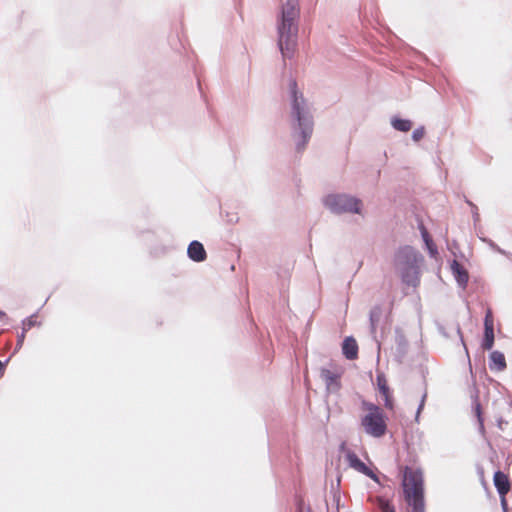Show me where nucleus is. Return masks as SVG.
Instances as JSON below:
<instances>
[{"label":"nucleus","mask_w":512,"mask_h":512,"mask_svg":"<svg viewBox=\"0 0 512 512\" xmlns=\"http://www.w3.org/2000/svg\"><path fill=\"white\" fill-rule=\"evenodd\" d=\"M299 16L298 0H287L282 7L281 23L278 27L279 40L278 44L284 58H290L295 49V41L293 39L294 21Z\"/></svg>","instance_id":"obj_1"},{"label":"nucleus","mask_w":512,"mask_h":512,"mask_svg":"<svg viewBox=\"0 0 512 512\" xmlns=\"http://www.w3.org/2000/svg\"><path fill=\"white\" fill-rule=\"evenodd\" d=\"M402 486L405 500L412 507L413 512H424L423 475L419 469L404 467Z\"/></svg>","instance_id":"obj_2"},{"label":"nucleus","mask_w":512,"mask_h":512,"mask_svg":"<svg viewBox=\"0 0 512 512\" xmlns=\"http://www.w3.org/2000/svg\"><path fill=\"white\" fill-rule=\"evenodd\" d=\"M361 409L364 415L361 418V426L366 434L380 438L386 434L387 418L383 410L374 403L362 401Z\"/></svg>","instance_id":"obj_3"},{"label":"nucleus","mask_w":512,"mask_h":512,"mask_svg":"<svg viewBox=\"0 0 512 512\" xmlns=\"http://www.w3.org/2000/svg\"><path fill=\"white\" fill-rule=\"evenodd\" d=\"M421 256L409 246L401 248L396 255V261L401 266L402 281L410 286H417L419 283L418 262Z\"/></svg>","instance_id":"obj_4"},{"label":"nucleus","mask_w":512,"mask_h":512,"mask_svg":"<svg viewBox=\"0 0 512 512\" xmlns=\"http://www.w3.org/2000/svg\"><path fill=\"white\" fill-rule=\"evenodd\" d=\"M324 203L335 213L361 212L360 200L348 195H329L325 198Z\"/></svg>","instance_id":"obj_5"},{"label":"nucleus","mask_w":512,"mask_h":512,"mask_svg":"<svg viewBox=\"0 0 512 512\" xmlns=\"http://www.w3.org/2000/svg\"><path fill=\"white\" fill-rule=\"evenodd\" d=\"M290 90L292 94L293 113L298 120V125L300 128H307L312 124V117L309 110L305 106L303 95L297 91V83L295 80L291 81Z\"/></svg>","instance_id":"obj_6"},{"label":"nucleus","mask_w":512,"mask_h":512,"mask_svg":"<svg viewBox=\"0 0 512 512\" xmlns=\"http://www.w3.org/2000/svg\"><path fill=\"white\" fill-rule=\"evenodd\" d=\"M342 374L343 371L341 368H322L320 370V377L324 381L327 391L338 392L340 390Z\"/></svg>","instance_id":"obj_7"},{"label":"nucleus","mask_w":512,"mask_h":512,"mask_svg":"<svg viewBox=\"0 0 512 512\" xmlns=\"http://www.w3.org/2000/svg\"><path fill=\"white\" fill-rule=\"evenodd\" d=\"M494 345V318L491 309H487L484 318V339L482 341V348L484 350H491Z\"/></svg>","instance_id":"obj_8"},{"label":"nucleus","mask_w":512,"mask_h":512,"mask_svg":"<svg viewBox=\"0 0 512 512\" xmlns=\"http://www.w3.org/2000/svg\"><path fill=\"white\" fill-rule=\"evenodd\" d=\"M346 459L351 468L372 479H376L374 472L368 466H366V464L362 462L354 452H348Z\"/></svg>","instance_id":"obj_9"},{"label":"nucleus","mask_w":512,"mask_h":512,"mask_svg":"<svg viewBox=\"0 0 512 512\" xmlns=\"http://www.w3.org/2000/svg\"><path fill=\"white\" fill-rule=\"evenodd\" d=\"M376 380L378 389L384 398L385 407L390 410L393 409V398L385 376L382 374L378 375Z\"/></svg>","instance_id":"obj_10"},{"label":"nucleus","mask_w":512,"mask_h":512,"mask_svg":"<svg viewBox=\"0 0 512 512\" xmlns=\"http://www.w3.org/2000/svg\"><path fill=\"white\" fill-rule=\"evenodd\" d=\"M187 253L189 258L195 262H203L207 258L203 244L196 240L189 244Z\"/></svg>","instance_id":"obj_11"},{"label":"nucleus","mask_w":512,"mask_h":512,"mask_svg":"<svg viewBox=\"0 0 512 512\" xmlns=\"http://www.w3.org/2000/svg\"><path fill=\"white\" fill-rule=\"evenodd\" d=\"M493 481L499 495H507L511 488L508 476L502 471H496L494 473Z\"/></svg>","instance_id":"obj_12"},{"label":"nucleus","mask_w":512,"mask_h":512,"mask_svg":"<svg viewBox=\"0 0 512 512\" xmlns=\"http://www.w3.org/2000/svg\"><path fill=\"white\" fill-rule=\"evenodd\" d=\"M507 367L505 356L500 351H493L489 356V368L492 371L501 372Z\"/></svg>","instance_id":"obj_13"},{"label":"nucleus","mask_w":512,"mask_h":512,"mask_svg":"<svg viewBox=\"0 0 512 512\" xmlns=\"http://www.w3.org/2000/svg\"><path fill=\"white\" fill-rule=\"evenodd\" d=\"M342 351L347 359H356L358 356V345L356 340L352 337L345 338L342 344Z\"/></svg>","instance_id":"obj_14"},{"label":"nucleus","mask_w":512,"mask_h":512,"mask_svg":"<svg viewBox=\"0 0 512 512\" xmlns=\"http://www.w3.org/2000/svg\"><path fill=\"white\" fill-rule=\"evenodd\" d=\"M377 506L380 512H396L395 508L391 505V503L384 498L377 499Z\"/></svg>","instance_id":"obj_15"},{"label":"nucleus","mask_w":512,"mask_h":512,"mask_svg":"<svg viewBox=\"0 0 512 512\" xmlns=\"http://www.w3.org/2000/svg\"><path fill=\"white\" fill-rule=\"evenodd\" d=\"M381 314H382V311H381L380 307H375L374 309H372V311L370 313V322H371V327L373 330L376 329V325L379 322Z\"/></svg>","instance_id":"obj_16"},{"label":"nucleus","mask_w":512,"mask_h":512,"mask_svg":"<svg viewBox=\"0 0 512 512\" xmlns=\"http://www.w3.org/2000/svg\"><path fill=\"white\" fill-rule=\"evenodd\" d=\"M392 126L395 129H398V128H411L412 122H410L409 120H402V119L395 118V119L392 120Z\"/></svg>","instance_id":"obj_17"},{"label":"nucleus","mask_w":512,"mask_h":512,"mask_svg":"<svg viewBox=\"0 0 512 512\" xmlns=\"http://www.w3.org/2000/svg\"><path fill=\"white\" fill-rule=\"evenodd\" d=\"M37 317L36 316H30L22 323V329L24 332L29 331L33 326L37 325Z\"/></svg>","instance_id":"obj_18"},{"label":"nucleus","mask_w":512,"mask_h":512,"mask_svg":"<svg viewBox=\"0 0 512 512\" xmlns=\"http://www.w3.org/2000/svg\"><path fill=\"white\" fill-rule=\"evenodd\" d=\"M453 269H455L457 271V273L459 274V277H458V280L459 281H467L468 279V275L465 271L463 272H460V265L454 261L453 265H452Z\"/></svg>","instance_id":"obj_19"},{"label":"nucleus","mask_w":512,"mask_h":512,"mask_svg":"<svg viewBox=\"0 0 512 512\" xmlns=\"http://www.w3.org/2000/svg\"><path fill=\"white\" fill-rule=\"evenodd\" d=\"M420 231L424 242H431V237L423 224L420 225Z\"/></svg>","instance_id":"obj_20"},{"label":"nucleus","mask_w":512,"mask_h":512,"mask_svg":"<svg viewBox=\"0 0 512 512\" xmlns=\"http://www.w3.org/2000/svg\"><path fill=\"white\" fill-rule=\"evenodd\" d=\"M428 250L430 251V253L432 255L436 254L437 253V249H436V246L434 245L433 243V240L431 239V242H425Z\"/></svg>","instance_id":"obj_21"},{"label":"nucleus","mask_w":512,"mask_h":512,"mask_svg":"<svg viewBox=\"0 0 512 512\" xmlns=\"http://www.w3.org/2000/svg\"><path fill=\"white\" fill-rule=\"evenodd\" d=\"M500 500L503 512H508V503L506 500V495H500Z\"/></svg>","instance_id":"obj_22"},{"label":"nucleus","mask_w":512,"mask_h":512,"mask_svg":"<svg viewBox=\"0 0 512 512\" xmlns=\"http://www.w3.org/2000/svg\"><path fill=\"white\" fill-rule=\"evenodd\" d=\"M424 136V130H415L413 133V139L419 141Z\"/></svg>","instance_id":"obj_23"},{"label":"nucleus","mask_w":512,"mask_h":512,"mask_svg":"<svg viewBox=\"0 0 512 512\" xmlns=\"http://www.w3.org/2000/svg\"><path fill=\"white\" fill-rule=\"evenodd\" d=\"M425 399H426V394H424L421 398V403L419 405V408H418V411H417V415L420 414V411L423 409L424 407V403H425ZM416 418H418V416H416Z\"/></svg>","instance_id":"obj_24"},{"label":"nucleus","mask_w":512,"mask_h":512,"mask_svg":"<svg viewBox=\"0 0 512 512\" xmlns=\"http://www.w3.org/2000/svg\"><path fill=\"white\" fill-rule=\"evenodd\" d=\"M25 334L26 332H24V330L22 329V333L18 336V345L21 346L23 344V341L25 339Z\"/></svg>","instance_id":"obj_25"},{"label":"nucleus","mask_w":512,"mask_h":512,"mask_svg":"<svg viewBox=\"0 0 512 512\" xmlns=\"http://www.w3.org/2000/svg\"><path fill=\"white\" fill-rule=\"evenodd\" d=\"M300 136L303 138L304 143H306L308 141V139L310 138V135L307 133L306 130H302Z\"/></svg>","instance_id":"obj_26"},{"label":"nucleus","mask_w":512,"mask_h":512,"mask_svg":"<svg viewBox=\"0 0 512 512\" xmlns=\"http://www.w3.org/2000/svg\"><path fill=\"white\" fill-rule=\"evenodd\" d=\"M298 512H311L310 509H305L304 507L300 506Z\"/></svg>","instance_id":"obj_27"},{"label":"nucleus","mask_w":512,"mask_h":512,"mask_svg":"<svg viewBox=\"0 0 512 512\" xmlns=\"http://www.w3.org/2000/svg\"><path fill=\"white\" fill-rule=\"evenodd\" d=\"M4 372V364L0 361V376L3 375Z\"/></svg>","instance_id":"obj_28"},{"label":"nucleus","mask_w":512,"mask_h":512,"mask_svg":"<svg viewBox=\"0 0 512 512\" xmlns=\"http://www.w3.org/2000/svg\"><path fill=\"white\" fill-rule=\"evenodd\" d=\"M3 315H4V313H3V312H0V316H3Z\"/></svg>","instance_id":"obj_29"}]
</instances>
